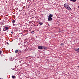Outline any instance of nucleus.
<instances>
[{
	"label": "nucleus",
	"instance_id": "1a4fd4ad",
	"mask_svg": "<svg viewBox=\"0 0 79 79\" xmlns=\"http://www.w3.org/2000/svg\"><path fill=\"white\" fill-rule=\"evenodd\" d=\"M12 79H14V78H15V76H12Z\"/></svg>",
	"mask_w": 79,
	"mask_h": 79
},
{
	"label": "nucleus",
	"instance_id": "a211bd4d",
	"mask_svg": "<svg viewBox=\"0 0 79 79\" xmlns=\"http://www.w3.org/2000/svg\"><path fill=\"white\" fill-rule=\"evenodd\" d=\"M48 25L49 26H50V25H49V24H48Z\"/></svg>",
	"mask_w": 79,
	"mask_h": 79
},
{
	"label": "nucleus",
	"instance_id": "6e6552de",
	"mask_svg": "<svg viewBox=\"0 0 79 79\" xmlns=\"http://www.w3.org/2000/svg\"><path fill=\"white\" fill-rule=\"evenodd\" d=\"M70 1H72V2H75L76 1V0H70Z\"/></svg>",
	"mask_w": 79,
	"mask_h": 79
},
{
	"label": "nucleus",
	"instance_id": "6ab92c4d",
	"mask_svg": "<svg viewBox=\"0 0 79 79\" xmlns=\"http://www.w3.org/2000/svg\"><path fill=\"white\" fill-rule=\"evenodd\" d=\"M30 2H31V1H30Z\"/></svg>",
	"mask_w": 79,
	"mask_h": 79
},
{
	"label": "nucleus",
	"instance_id": "7ed1b4c3",
	"mask_svg": "<svg viewBox=\"0 0 79 79\" xmlns=\"http://www.w3.org/2000/svg\"><path fill=\"white\" fill-rule=\"evenodd\" d=\"M52 17H53V15L52 14H50L48 16V21H52Z\"/></svg>",
	"mask_w": 79,
	"mask_h": 79
},
{
	"label": "nucleus",
	"instance_id": "0eeeda50",
	"mask_svg": "<svg viewBox=\"0 0 79 79\" xmlns=\"http://www.w3.org/2000/svg\"><path fill=\"white\" fill-rule=\"evenodd\" d=\"M39 24L40 25H42L43 24V23L41 22L39 23Z\"/></svg>",
	"mask_w": 79,
	"mask_h": 79
},
{
	"label": "nucleus",
	"instance_id": "4468645a",
	"mask_svg": "<svg viewBox=\"0 0 79 79\" xmlns=\"http://www.w3.org/2000/svg\"><path fill=\"white\" fill-rule=\"evenodd\" d=\"M6 43H7V45H9V43H8V42H7Z\"/></svg>",
	"mask_w": 79,
	"mask_h": 79
},
{
	"label": "nucleus",
	"instance_id": "f3484780",
	"mask_svg": "<svg viewBox=\"0 0 79 79\" xmlns=\"http://www.w3.org/2000/svg\"><path fill=\"white\" fill-rule=\"evenodd\" d=\"M12 31V32H11V34H13V31Z\"/></svg>",
	"mask_w": 79,
	"mask_h": 79
},
{
	"label": "nucleus",
	"instance_id": "9b49d317",
	"mask_svg": "<svg viewBox=\"0 0 79 79\" xmlns=\"http://www.w3.org/2000/svg\"><path fill=\"white\" fill-rule=\"evenodd\" d=\"M13 59L12 58L10 59V61H13Z\"/></svg>",
	"mask_w": 79,
	"mask_h": 79
},
{
	"label": "nucleus",
	"instance_id": "20e7f679",
	"mask_svg": "<svg viewBox=\"0 0 79 79\" xmlns=\"http://www.w3.org/2000/svg\"><path fill=\"white\" fill-rule=\"evenodd\" d=\"M8 29V28L7 27H5L3 28V31H7Z\"/></svg>",
	"mask_w": 79,
	"mask_h": 79
},
{
	"label": "nucleus",
	"instance_id": "9d476101",
	"mask_svg": "<svg viewBox=\"0 0 79 79\" xmlns=\"http://www.w3.org/2000/svg\"><path fill=\"white\" fill-rule=\"evenodd\" d=\"M12 22L13 24H14V23H15V20H13L12 21Z\"/></svg>",
	"mask_w": 79,
	"mask_h": 79
},
{
	"label": "nucleus",
	"instance_id": "39448f33",
	"mask_svg": "<svg viewBox=\"0 0 79 79\" xmlns=\"http://www.w3.org/2000/svg\"><path fill=\"white\" fill-rule=\"evenodd\" d=\"M75 50L78 53H79V48L77 49H75Z\"/></svg>",
	"mask_w": 79,
	"mask_h": 79
},
{
	"label": "nucleus",
	"instance_id": "2eb2a0df",
	"mask_svg": "<svg viewBox=\"0 0 79 79\" xmlns=\"http://www.w3.org/2000/svg\"><path fill=\"white\" fill-rule=\"evenodd\" d=\"M34 31H33L32 32H31V33H32V32H34Z\"/></svg>",
	"mask_w": 79,
	"mask_h": 79
},
{
	"label": "nucleus",
	"instance_id": "f257e3e1",
	"mask_svg": "<svg viewBox=\"0 0 79 79\" xmlns=\"http://www.w3.org/2000/svg\"><path fill=\"white\" fill-rule=\"evenodd\" d=\"M64 6L65 8L67 9V10H71V8L69 7V6L66 3L64 4Z\"/></svg>",
	"mask_w": 79,
	"mask_h": 79
},
{
	"label": "nucleus",
	"instance_id": "dca6fc26",
	"mask_svg": "<svg viewBox=\"0 0 79 79\" xmlns=\"http://www.w3.org/2000/svg\"><path fill=\"white\" fill-rule=\"evenodd\" d=\"M1 30H2V29H1V28H0V31H1Z\"/></svg>",
	"mask_w": 79,
	"mask_h": 79
},
{
	"label": "nucleus",
	"instance_id": "423d86ee",
	"mask_svg": "<svg viewBox=\"0 0 79 79\" xmlns=\"http://www.w3.org/2000/svg\"><path fill=\"white\" fill-rule=\"evenodd\" d=\"M15 53H19V50H16L15 51Z\"/></svg>",
	"mask_w": 79,
	"mask_h": 79
},
{
	"label": "nucleus",
	"instance_id": "ddd939ff",
	"mask_svg": "<svg viewBox=\"0 0 79 79\" xmlns=\"http://www.w3.org/2000/svg\"><path fill=\"white\" fill-rule=\"evenodd\" d=\"M2 53V51H0V55Z\"/></svg>",
	"mask_w": 79,
	"mask_h": 79
},
{
	"label": "nucleus",
	"instance_id": "aec40b11",
	"mask_svg": "<svg viewBox=\"0 0 79 79\" xmlns=\"http://www.w3.org/2000/svg\"><path fill=\"white\" fill-rule=\"evenodd\" d=\"M78 8H79V6H78Z\"/></svg>",
	"mask_w": 79,
	"mask_h": 79
},
{
	"label": "nucleus",
	"instance_id": "412c9836",
	"mask_svg": "<svg viewBox=\"0 0 79 79\" xmlns=\"http://www.w3.org/2000/svg\"><path fill=\"white\" fill-rule=\"evenodd\" d=\"M19 63H21V61H19Z\"/></svg>",
	"mask_w": 79,
	"mask_h": 79
},
{
	"label": "nucleus",
	"instance_id": "f03ea898",
	"mask_svg": "<svg viewBox=\"0 0 79 79\" xmlns=\"http://www.w3.org/2000/svg\"><path fill=\"white\" fill-rule=\"evenodd\" d=\"M38 48L39 50H45V49H47V48L46 47L41 46H38Z\"/></svg>",
	"mask_w": 79,
	"mask_h": 79
},
{
	"label": "nucleus",
	"instance_id": "4be33fe9",
	"mask_svg": "<svg viewBox=\"0 0 79 79\" xmlns=\"http://www.w3.org/2000/svg\"><path fill=\"white\" fill-rule=\"evenodd\" d=\"M0 79H2L1 78H0Z\"/></svg>",
	"mask_w": 79,
	"mask_h": 79
},
{
	"label": "nucleus",
	"instance_id": "f8f14e48",
	"mask_svg": "<svg viewBox=\"0 0 79 79\" xmlns=\"http://www.w3.org/2000/svg\"><path fill=\"white\" fill-rule=\"evenodd\" d=\"M60 45H63V43H61L60 44Z\"/></svg>",
	"mask_w": 79,
	"mask_h": 79
}]
</instances>
